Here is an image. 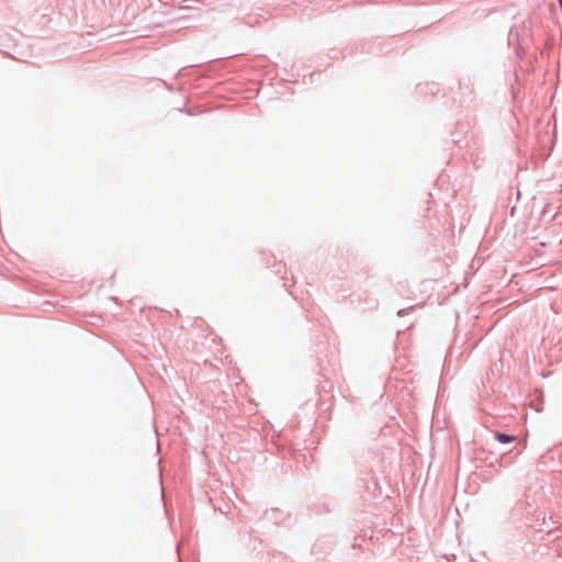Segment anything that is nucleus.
<instances>
[{
	"label": "nucleus",
	"instance_id": "f257e3e1",
	"mask_svg": "<svg viewBox=\"0 0 562 562\" xmlns=\"http://www.w3.org/2000/svg\"><path fill=\"white\" fill-rule=\"evenodd\" d=\"M495 437L502 443H508L515 440V437L501 432H496Z\"/></svg>",
	"mask_w": 562,
	"mask_h": 562
}]
</instances>
